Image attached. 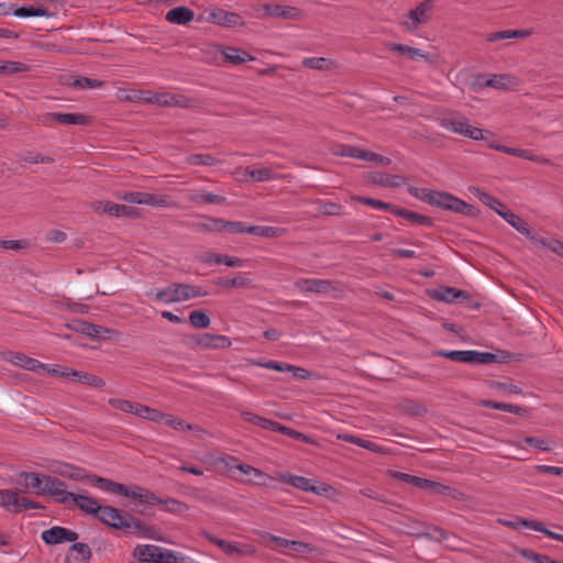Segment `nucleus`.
Masks as SVG:
<instances>
[{"label": "nucleus", "mask_w": 563, "mask_h": 563, "mask_svg": "<svg viewBox=\"0 0 563 563\" xmlns=\"http://www.w3.org/2000/svg\"><path fill=\"white\" fill-rule=\"evenodd\" d=\"M261 538L265 542H274L277 547L290 548L291 540H289V539H286V538H283V537H278V536H274V534H272L269 532H262L261 533Z\"/></svg>", "instance_id": "63"}, {"label": "nucleus", "mask_w": 563, "mask_h": 563, "mask_svg": "<svg viewBox=\"0 0 563 563\" xmlns=\"http://www.w3.org/2000/svg\"><path fill=\"white\" fill-rule=\"evenodd\" d=\"M131 101H141L147 104H157L167 108H181L189 109L196 104L195 99H191L181 93L172 92H155L151 90H137L132 96L128 97Z\"/></svg>", "instance_id": "2"}, {"label": "nucleus", "mask_w": 563, "mask_h": 563, "mask_svg": "<svg viewBox=\"0 0 563 563\" xmlns=\"http://www.w3.org/2000/svg\"><path fill=\"white\" fill-rule=\"evenodd\" d=\"M189 322L196 329H206L210 325L211 319L202 310H194L189 313Z\"/></svg>", "instance_id": "44"}, {"label": "nucleus", "mask_w": 563, "mask_h": 563, "mask_svg": "<svg viewBox=\"0 0 563 563\" xmlns=\"http://www.w3.org/2000/svg\"><path fill=\"white\" fill-rule=\"evenodd\" d=\"M223 227H224V231H228L233 234L247 233V228H249L241 221H228V220H223Z\"/></svg>", "instance_id": "62"}, {"label": "nucleus", "mask_w": 563, "mask_h": 563, "mask_svg": "<svg viewBox=\"0 0 563 563\" xmlns=\"http://www.w3.org/2000/svg\"><path fill=\"white\" fill-rule=\"evenodd\" d=\"M77 330L90 338H100L104 333L110 332V330L108 328H104V327L98 325V324H93L90 322H82Z\"/></svg>", "instance_id": "47"}, {"label": "nucleus", "mask_w": 563, "mask_h": 563, "mask_svg": "<svg viewBox=\"0 0 563 563\" xmlns=\"http://www.w3.org/2000/svg\"><path fill=\"white\" fill-rule=\"evenodd\" d=\"M430 296L439 301L453 302L457 299V290L451 287L439 288L431 290Z\"/></svg>", "instance_id": "46"}, {"label": "nucleus", "mask_w": 563, "mask_h": 563, "mask_svg": "<svg viewBox=\"0 0 563 563\" xmlns=\"http://www.w3.org/2000/svg\"><path fill=\"white\" fill-rule=\"evenodd\" d=\"M12 14L18 18H31V16H49L51 14L44 8L34 7H21L12 11Z\"/></svg>", "instance_id": "48"}, {"label": "nucleus", "mask_w": 563, "mask_h": 563, "mask_svg": "<svg viewBox=\"0 0 563 563\" xmlns=\"http://www.w3.org/2000/svg\"><path fill=\"white\" fill-rule=\"evenodd\" d=\"M352 199L356 200L365 206L372 207L374 209L385 210V211H389L391 213H394V210L396 209V206H393L390 203H387L385 201L374 199V198L357 196V197H352Z\"/></svg>", "instance_id": "43"}, {"label": "nucleus", "mask_w": 563, "mask_h": 563, "mask_svg": "<svg viewBox=\"0 0 563 563\" xmlns=\"http://www.w3.org/2000/svg\"><path fill=\"white\" fill-rule=\"evenodd\" d=\"M86 477L89 479L91 485L103 492L131 497L140 501H148L151 499L154 500V497L152 495H147L145 493L141 494L140 492L142 487L137 485L128 487L121 483H117L98 475H87Z\"/></svg>", "instance_id": "6"}, {"label": "nucleus", "mask_w": 563, "mask_h": 563, "mask_svg": "<svg viewBox=\"0 0 563 563\" xmlns=\"http://www.w3.org/2000/svg\"><path fill=\"white\" fill-rule=\"evenodd\" d=\"M483 405L488 408L498 409V410H503V411H507V412H511V413H516V415H520L523 411V409L519 406L505 404V402H497V401H493V400H485V401H483Z\"/></svg>", "instance_id": "59"}, {"label": "nucleus", "mask_w": 563, "mask_h": 563, "mask_svg": "<svg viewBox=\"0 0 563 563\" xmlns=\"http://www.w3.org/2000/svg\"><path fill=\"white\" fill-rule=\"evenodd\" d=\"M135 416L146 419V420H150V421H153V422L161 423L164 412H162L155 408H151L148 406L139 404L137 411H136Z\"/></svg>", "instance_id": "42"}, {"label": "nucleus", "mask_w": 563, "mask_h": 563, "mask_svg": "<svg viewBox=\"0 0 563 563\" xmlns=\"http://www.w3.org/2000/svg\"><path fill=\"white\" fill-rule=\"evenodd\" d=\"M393 477L402 483H406L413 487H418L422 490L431 492L433 494H444L446 490L450 489L448 486H444L438 482H433L428 478H422L402 472H393Z\"/></svg>", "instance_id": "12"}, {"label": "nucleus", "mask_w": 563, "mask_h": 563, "mask_svg": "<svg viewBox=\"0 0 563 563\" xmlns=\"http://www.w3.org/2000/svg\"><path fill=\"white\" fill-rule=\"evenodd\" d=\"M91 550L86 543H74L66 556V563H89Z\"/></svg>", "instance_id": "21"}, {"label": "nucleus", "mask_w": 563, "mask_h": 563, "mask_svg": "<svg viewBox=\"0 0 563 563\" xmlns=\"http://www.w3.org/2000/svg\"><path fill=\"white\" fill-rule=\"evenodd\" d=\"M134 556L142 563H175V553L154 544L139 545Z\"/></svg>", "instance_id": "10"}, {"label": "nucleus", "mask_w": 563, "mask_h": 563, "mask_svg": "<svg viewBox=\"0 0 563 563\" xmlns=\"http://www.w3.org/2000/svg\"><path fill=\"white\" fill-rule=\"evenodd\" d=\"M196 343L202 349H229L232 345L229 336L211 333L198 334Z\"/></svg>", "instance_id": "17"}, {"label": "nucleus", "mask_w": 563, "mask_h": 563, "mask_svg": "<svg viewBox=\"0 0 563 563\" xmlns=\"http://www.w3.org/2000/svg\"><path fill=\"white\" fill-rule=\"evenodd\" d=\"M213 23L220 26H235L241 24V16L234 12H228L223 9H217L210 13Z\"/></svg>", "instance_id": "23"}, {"label": "nucleus", "mask_w": 563, "mask_h": 563, "mask_svg": "<svg viewBox=\"0 0 563 563\" xmlns=\"http://www.w3.org/2000/svg\"><path fill=\"white\" fill-rule=\"evenodd\" d=\"M485 84L493 89L507 91L517 87L519 80L510 74H495L488 75V80Z\"/></svg>", "instance_id": "18"}, {"label": "nucleus", "mask_w": 563, "mask_h": 563, "mask_svg": "<svg viewBox=\"0 0 563 563\" xmlns=\"http://www.w3.org/2000/svg\"><path fill=\"white\" fill-rule=\"evenodd\" d=\"M295 289L302 294H316L320 296H331L341 298L344 294L343 285L338 280L319 278H298L294 283Z\"/></svg>", "instance_id": "5"}, {"label": "nucleus", "mask_w": 563, "mask_h": 563, "mask_svg": "<svg viewBox=\"0 0 563 563\" xmlns=\"http://www.w3.org/2000/svg\"><path fill=\"white\" fill-rule=\"evenodd\" d=\"M141 494L145 493L147 495H152L154 497V500L143 501L144 504H151V505H163L164 509L172 514H183L189 510V506L178 499L175 498H159L154 493L150 492L148 489L141 488Z\"/></svg>", "instance_id": "16"}, {"label": "nucleus", "mask_w": 563, "mask_h": 563, "mask_svg": "<svg viewBox=\"0 0 563 563\" xmlns=\"http://www.w3.org/2000/svg\"><path fill=\"white\" fill-rule=\"evenodd\" d=\"M209 292L200 286L173 283L165 288L156 289L154 292L155 300L164 303H174L187 301L194 298L205 297Z\"/></svg>", "instance_id": "4"}, {"label": "nucleus", "mask_w": 563, "mask_h": 563, "mask_svg": "<svg viewBox=\"0 0 563 563\" xmlns=\"http://www.w3.org/2000/svg\"><path fill=\"white\" fill-rule=\"evenodd\" d=\"M273 431L274 432H279V433L284 434V435H287V437H289L291 439H295V440H298V441H301V442H305V443H310V440H309V438L306 434H303V433H301V432H299L297 430L290 429V428H288L286 426H283L282 423H279L277 421L275 422Z\"/></svg>", "instance_id": "51"}, {"label": "nucleus", "mask_w": 563, "mask_h": 563, "mask_svg": "<svg viewBox=\"0 0 563 563\" xmlns=\"http://www.w3.org/2000/svg\"><path fill=\"white\" fill-rule=\"evenodd\" d=\"M408 191L412 197L431 206L445 210H457V198L446 192L422 187H409Z\"/></svg>", "instance_id": "7"}, {"label": "nucleus", "mask_w": 563, "mask_h": 563, "mask_svg": "<svg viewBox=\"0 0 563 563\" xmlns=\"http://www.w3.org/2000/svg\"><path fill=\"white\" fill-rule=\"evenodd\" d=\"M529 35L528 31H521V30H507V31H500L495 32L488 36L489 42H496L500 40H508V38H523Z\"/></svg>", "instance_id": "49"}, {"label": "nucleus", "mask_w": 563, "mask_h": 563, "mask_svg": "<svg viewBox=\"0 0 563 563\" xmlns=\"http://www.w3.org/2000/svg\"><path fill=\"white\" fill-rule=\"evenodd\" d=\"M334 154L338 156L353 157L365 161L367 151L357 146L340 145L339 150H336Z\"/></svg>", "instance_id": "40"}, {"label": "nucleus", "mask_w": 563, "mask_h": 563, "mask_svg": "<svg viewBox=\"0 0 563 563\" xmlns=\"http://www.w3.org/2000/svg\"><path fill=\"white\" fill-rule=\"evenodd\" d=\"M460 135H463L475 141L486 140V132L478 126L470 124L467 120H460Z\"/></svg>", "instance_id": "32"}, {"label": "nucleus", "mask_w": 563, "mask_h": 563, "mask_svg": "<svg viewBox=\"0 0 563 563\" xmlns=\"http://www.w3.org/2000/svg\"><path fill=\"white\" fill-rule=\"evenodd\" d=\"M394 214L401 217L413 224L426 225V227L432 225L431 218L420 214V213H417V212H413V211H410V210H406V209L396 207V209L394 210Z\"/></svg>", "instance_id": "28"}, {"label": "nucleus", "mask_w": 563, "mask_h": 563, "mask_svg": "<svg viewBox=\"0 0 563 563\" xmlns=\"http://www.w3.org/2000/svg\"><path fill=\"white\" fill-rule=\"evenodd\" d=\"M10 361L22 368L27 371H37L40 368H45V365L40 361L29 357L23 353H13Z\"/></svg>", "instance_id": "29"}, {"label": "nucleus", "mask_w": 563, "mask_h": 563, "mask_svg": "<svg viewBox=\"0 0 563 563\" xmlns=\"http://www.w3.org/2000/svg\"><path fill=\"white\" fill-rule=\"evenodd\" d=\"M526 238H528L534 245L539 247L547 249L555 254L558 252L560 243L559 240L541 236L533 232L532 229H530V235H526Z\"/></svg>", "instance_id": "33"}, {"label": "nucleus", "mask_w": 563, "mask_h": 563, "mask_svg": "<svg viewBox=\"0 0 563 563\" xmlns=\"http://www.w3.org/2000/svg\"><path fill=\"white\" fill-rule=\"evenodd\" d=\"M195 18V12L187 7H177L169 10L166 14V20L169 23L185 25L191 22Z\"/></svg>", "instance_id": "22"}, {"label": "nucleus", "mask_w": 563, "mask_h": 563, "mask_svg": "<svg viewBox=\"0 0 563 563\" xmlns=\"http://www.w3.org/2000/svg\"><path fill=\"white\" fill-rule=\"evenodd\" d=\"M64 493L68 496L64 501H58L59 504H67L71 500L86 515H92L97 517L100 512L101 505L93 497L70 493L66 489V487H64Z\"/></svg>", "instance_id": "13"}, {"label": "nucleus", "mask_w": 563, "mask_h": 563, "mask_svg": "<svg viewBox=\"0 0 563 563\" xmlns=\"http://www.w3.org/2000/svg\"><path fill=\"white\" fill-rule=\"evenodd\" d=\"M144 205L152 207H162L166 208L172 205L169 198L165 195H154L145 192V199L143 200Z\"/></svg>", "instance_id": "57"}, {"label": "nucleus", "mask_w": 563, "mask_h": 563, "mask_svg": "<svg viewBox=\"0 0 563 563\" xmlns=\"http://www.w3.org/2000/svg\"><path fill=\"white\" fill-rule=\"evenodd\" d=\"M220 52L225 62L232 65H240L245 62H252L255 59V57L247 52L232 46H220Z\"/></svg>", "instance_id": "20"}, {"label": "nucleus", "mask_w": 563, "mask_h": 563, "mask_svg": "<svg viewBox=\"0 0 563 563\" xmlns=\"http://www.w3.org/2000/svg\"><path fill=\"white\" fill-rule=\"evenodd\" d=\"M0 507L9 512L20 514L27 509H38L41 505L24 497L18 489H0Z\"/></svg>", "instance_id": "9"}, {"label": "nucleus", "mask_w": 563, "mask_h": 563, "mask_svg": "<svg viewBox=\"0 0 563 563\" xmlns=\"http://www.w3.org/2000/svg\"><path fill=\"white\" fill-rule=\"evenodd\" d=\"M70 374H71L73 380H77L84 385L98 387V388H101L106 385V382L102 378H100L96 375L86 373V372H80V371L74 369V373H70Z\"/></svg>", "instance_id": "34"}, {"label": "nucleus", "mask_w": 563, "mask_h": 563, "mask_svg": "<svg viewBox=\"0 0 563 563\" xmlns=\"http://www.w3.org/2000/svg\"><path fill=\"white\" fill-rule=\"evenodd\" d=\"M286 232H287V229L280 228V227L250 225L247 228L249 234L267 238V239L284 236L286 234Z\"/></svg>", "instance_id": "25"}, {"label": "nucleus", "mask_w": 563, "mask_h": 563, "mask_svg": "<svg viewBox=\"0 0 563 563\" xmlns=\"http://www.w3.org/2000/svg\"><path fill=\"white\" fill-rule=\"evenodd\" d=\"M78 539V534L64 527H52L51 529L42 532V540L46 544H59L64 542H74Z\"/></svg>", "instance_id": "14"}, {"label": "nucleus", "mask_w": 563, "mask_h": 563, "mask_svg": "<svg viewBox=\"0 0 563 563\" xmlns=\"http://www.w3.org/2000/svg\"><path fill=\"white\" fill-rule=\"evenodd\" d=\"M302 66L309 69L331 70L336 67V64L324 57H306L302 59Z\"/></svg>", "instance_id": "31"}, {"label": "nucleus", "mask_w": 563, "mask_h": 563, "mask_svg": "<svg viewBox=\"0 0 563 563\" xmlns=\"http://www.w3.org/2000/svg\"><path fill=\"white\" fill-rule=\"evenodd\" d=\"M433 8V0L420 2L415 9L402 16L400 22L402 29L409 33L416 32L421 25L427 24L431 20Z\"/></svg>", "instance_id": "8"}, {"label": "nucleus", "mask_w": 563, "mask_h": 563, "mask_svg": "<svg viewBox=\"0 0 563 563\" xmlns=\"http://www.w3.org/2000/svg\"><path fill=\"white\" fill-rule=\"evenodd\" d=\"M525 442L542 452L550 451L553 445L552 441L534 437L526 438Z\"/></svg>", "instance_id": "61"}, {"label": "nucleus", "mask_w": 563, "mask_h": 563, "mask_svg": "<svg viewBox=\"0 0 563 563\" xmlns=\"http://www.w3.org/2000/svg\"><path fill=\"white\" fill-rule=\"evenodd\" d=\"M214 283L216 285L223 288H249L253 286V282L251 278L241 275L233 278H219Z\"/></svg>", "instance_id": "36"}, {"label": "nucleus", "mask_w": 563, "mask_h": 563, "mask_svg": "<svg viewBox=\"0 0 563 563\" xmlns=\"http://www.w3.org/2000/svg\"><path fill=\"white\" fill-rule=\"evenodd\" d=\"M241 417L243 418L244 421L250 422L255 426H258L262 429L269 430V431H273V428L276 422L274 420L261 417L251 411H242Z\"/></svg>", "instance_id": "37"}, {"label": "nucleus", "mask_w": 563, "mask_h": 563, "mask_svg": "<svg viewBox=\"0 0 563 563\" xmlns=\"http://www.w3.org/2000/svg\"><path fill=\"white\" fill-rule=\"evenodd\" d=\"M488 80V75L485 74H477V75H471L465 79V85L474 90L477 91L478 89L483 87H487L485 81Z\"/></svg>", "instance_id": "60"}, {"label": "nucleus", "mask_w": 563, "mask_h": 563, "mask_svg": "<svg viewBox=\"0 0 563 563\" xmlns=\"http://www.w3.org/2000/svg\"><path fill=\"white\" fill-rule=\"evenodd\" d=\"M390 51L397 52L400 55L407 56L409 59L417 60L419 58H427V55L419 48L411 47L404 44L391 43L388 45Z\"/></svg>", "instance_id": "35"}, {"label": "nucleus", "mask_w": 563, "mask_h": 563, "mask_svg": "<svg viewBox=\"0 0 563 563\" xmlns=\"http://www.w3.org/2000/svg\"><path fill=\"white\" fill-rule=\"evenodd\" d=\"M509 358V354L506 352H481V351H461L460 350V362L483 365L493 363H505Z\"/></svg>", "instance_id": "11"}, {"label": "nucleus", "mask_w": 563, "mask_h": 563, "mask_svg": "<svg viewBox=\"0 0 563 563\" xmlns=\"http://www.w3.org/2000/svg\"><path fill=\"white\" fill-rule=\"evenodd\" d=\"M262 9L265 15L272 18H280L285 20H299L301 18V11L291 5L265 3L262 5Z\"/></svg>", "instance_id": "15"}, {"label": "nucleus", "mask_w": 563, "mask_h": 563, "mask_svg": "<svg viewBox=\"0 0 563 563\" xmlns=\"http://www.w3.org/2000/svg\"><path fill=\"white\" fill-rule=\"evenodd\" d=\"M57 123L63 125H86L89 123V117L81 113H58Z\"/></svg>", "instance_id": "38"}, {"label": "nucleus", "mask_w": 563, "mask_h": 563, "mask_svg": "<svg viewBox=\"0 0 563 563\" xmlns=\"http://www.w3.org/2000/svg\"><path fill=\"white\" fill-rule=\"evenodd\" d=\"M108 404L114 409L135 416L140 402H133L122 398H110Z\"/></svg>", "instance_id": "41"}, {"label": "nucleus", "mask_w": 563, "mask_h": 563, "mask_svg": "<svg viewBox=\"0 0 563 563\" xmlns=\"http://www.w3.org/2000/svg\"><path fill=\"white\" fill-rule=\"evenodd\" d=\"M472 192L477 197L485 206L494 210L498 216L503 218V214L508 211L506 206L497 198L490 196L487 192L482 191L478 188H473Z\"/></svg>", "instance_id": "24"}, {"label": "nucleus", "mask_w": 563, "mask_h": 563, "mask_svg": "<svg viewBox=\"0 0 563 563\" xmlns=\"http://www.w3.org/2000/svg\"><path fill=\"white\" fill-rule=\"evenodd\" d=\"M199 229L206 232H222L224 231L223 219L207 218L205 222L198 224Z\"/></svg>", "instance_id": "58"}, {"label": "nucleus", "mask_w": 563, "mask_h": 563, "mask_svg": "<svg viewBox=\"0 0 563 563\" xmlns=\"http://www.w3.org/2000/svg\"><path fill=\"white\" fill-rule=\"evenodd\" d=\"M190 201L197 205L201 203H222L225 197L212 192L197 194L190 197Z\"/></svg>", "instance_id": "53"}, {"label": "nucleus", "mask_w": 563, "mask_h": 563, "mask_svg": "<svg viewBox=\"0 0 563 563\" xmlns=\"http://www.w3.org/2000/svg\"><path fill=\"white\" fill-rule=\"evenodd\" d=\"M30 70V66L15 60H7L0 66V74L14 75L18 73H25Z\"/></svg>", "instance_id": "50"}, {"label": "nucleus", "mask_w": 563, "mask_h": 563, "mask_svg": "<svg viewBox=\"0 0 563 563\" xmlns=\"http://www.w3.org/2000/svg\"><path fill=\"white\" fill-rule=\"evenodd\" d=\"M318 211L324 216H341L343 213V206L332 201H320Z\"/></svg>", "instance_id": "56"}, {"label": "nucleus", "mask_w": 563, "mask_h": 563, "mask_svg": "<svg viewBox=\"0 0 563 563\" xmlns=\"http://www.w3.org/2000/svg\"><path fill=\"white\" fill-rule=\"evenodd\" d=\"M119 199L137 205H144L145 192L142 191H130L123 195L117 196Z\"/></svg>", "instance_id": "64"}, {"label": "nucleus", "mask_w": 563, "mask_h": 563, "mask_svg": "<svg viewBox=\"0 0 563 563\" xmlns=\"http://www.w3.org/2000/svg\"><path fill=\"white\" fill-rule=\"evenodd\" d=\"M214 264H223L229 267H243L249 264V260L222 254V256L214 257Z\"/></svg>", "instance_id": "55"}, {"label": "nucleus", "mask_w": 563, "mask_h": 563, "mask_svg": "<svg viewBox=\"0 0 563 563\" xmlns=\"http://www.w3.org/2000/svg\"><path fill=\"white\" fill-rule=\"evenodd\" d=\"M161 423L168 426V427L173 428L174 430L197 431V432L202 431V429L199 426L187 423L181 418H178V417L169 415V413H164Z\"/></svg>", "instance_id": "27"}, {"label": "nucleus", "mask_w": 563, "mask_h": 563, "mask_svg": "<svg viewBox=\"0 0 563 563\" xmlns=\"http://www.w3.org/2000/svg\"><path fill=\"white\" fill-rule=\"evenodd\" d=\"M19 477L18 483L35 495H49L56 503L64 501L68 496L64 493L66 484L56 477L34 472H21Z\"/></svg>", "instance_id": "1"}, {"label": "nucleus", "mask_w": 563, "mask_h": 563, "mask_svg": "<svg viewBox=\"0 0 563 563\" xmlns=\"http://www.w3.org/2000/svg\"><path fill=\"white\" fill-rule=\"evenodd\" d=\"M279 477L284 483L289 484L295 488L303 492L318 493L317 488L311 484V479L307 477L290 474H280Z\"/></svg>", "instance_id": "26"}, {"label": "nucleus", "mask_w": 563, "mask_h": 563, "mask_svg": "<svg viewBox=\"0 0 563 563\" xmlns=\"http://www.w3.org/2000/svg\"><path fill=\"white\" fill-rule=\"evenodd\" d=\"M96 518L101 523L123 530L126 533L143 532L145 530L144 521L111 506H101L100 512Z\"/></svg>", "instance_id": "3"}, {"label": "nucleus", "mask_w": 563, "mask_h": 563, "mask_svg": "<svg viewBox=\"0 0 563 563\" xmlns=\"http://www.w3.org/2000/svg\"><path fill=\"white\" fill-rule=\"evenodd\" d=\"M107 214L115 216V217H124V218H136L139 216V211L134 207L119 205L111 202L109 209H106Z\"/></svg>", "instance_id": "39"}, {"label": "nucleus", "mask_w": 563, "mask_h": 563, "mask_svg": "<svg viewBox=\"0 0 563 563\" xmlns=\"http://www.w3.org/2000/svg\"><path fill=\"white\" fill-rule=\"evenodd\" d=\"M187 163L195 166H213L219 161L210 154H191L186 158Z\"/></svg>", "instance_id": "52"}, {"label": "nucleus", "mask_w": 563, "mask_h": 563, "mask_svg": "<svg viewBox=\"0 0 563 563\" xmlns=\"http://www.w3.org/2000/svg\"><path fill=\"white\" fill-rule=\"evenodd\" d=\"M339 439L343 440L344 442H347V443H351V444H355V445H357L360 448L367 449V450L373 451V452H377L378 451V445L375 442L362 439V438L356 437V435L344 434V435H339Z\"/></svg>", "instance_id": "45"}, {"label": "nucleus", "mask_w": 563, "mask_h": 563, "mask_svg": "<svg viewBox=\"0 0 563 563\" xmlns=\"http://www.w3.org/2000/svg\"><path fill=\"white\" fill-rule=\"evenodd\" d=\"M503 219L511 225L516 231L521 233L522 235H530V227L529 224L518 214L514 213L512 211L508 210L503 214Z\"/></svg>", "instance_id": "30"}, {"label": "nucleus", "mask_w": 563, "mask_h": 563, "mask_svg": "<svg viewBox=\"0 0 563 563\" xmlns=\"http://www.w3.org/2000/svg\"><path fill=\"white\" fill-rule=\"evenodd\" d=\"M245 174L254 181H267L275 177L274 170L268 167L246 169Z\"/></svg>", "instance_id": "54"}, {"label": "nucleus", "mask_w": 563, "mask_h": 563, "mask_svg": "<svg viewBox=\"0 0 563 563\" xmlns=\"http://www.w3.org/2000/svg\"><path fill=\"white\" fill-rule=\"evenodd\" d=\"M220 549L230 556H253L256 554V548L252 544L227 540L220 542Z\"/></svg>", "instance_id": "19"}]
</instances>
